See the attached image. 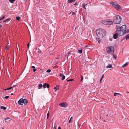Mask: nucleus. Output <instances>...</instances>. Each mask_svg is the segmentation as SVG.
<instances>
[{
	"instance_id": "obj_1",
	"label": "nucleus",
	"mask_w": 129,
	"mask_h": 129,
	"mask_svg": "<svg viewBox=\"0 0 129 129\" xmlns=\"http://www.w3.org/2000/svg\"><path fill=\"white\" fill-rule=\"evenodd\" d=\"M126 26L125 25H122L121 27H118L116 29L117 32L120 36H122L124 34L129 32V29L126 30Z\"/></svg>"
},
{
	"instance_id": "obj_2",
	"label": "nucleus",
	"mask_w": 129,
	"mask_h": 129,
	"mask_svg": "<svg viewBox=\"0 0 129 129\" xmlns=\"http://www.w3.org/2000/svg\"><path fill=\"white\" fill-rule=\"evenodd\" d=\"M96 32V35L99 38H102L106 35V31L104 30L101 28L97 29Z\"/></svg>"
},
{
	"instance_id": "obj_3",
	"label": "nucleus",
	"mask_w": 129,
	"mask_h": 129,
	"mask_svg": "<svg viewBox=\"0 0 129 129\" xmlns=\"http://www.w3.org/2000/svg\"><path fill=\"white\" fill-rule=\"evenodd\" d=\"M121 17L119 15L114 16L113 18V22L115 24H119L121 21Z\"/></svg>"
},
{
	"instance_id": "obj_4",
	"label": "nucleus",
	"mask_w": 129,
	"mask_h": 129,
	"mask_svg": "<svg viewBox=\"0 0 129 129\" xmlns=\"http://www.w3.org/2000/svg\"><path fill=\"white\" fill-rule=\"evenodd\" d=\"M110 4L113 7L115 8L118 11H120L121 10L122 8L117 3L112 2L110 3Z\"/></svg>"
},
{
	"instance_id": "obj_5",
	"label": "nucleus",
	"mask_w": 129,
	"mask_h": 129,
	"mask_svg": "<svg viewBox=\"0 0 129 129\" xmlns=\"http://www.w3.org/2000/svg\"><path fill=\"white\" fill-rule=\"evenodd\" d=\"M106 50L108 53L112 54L114 53V49L113 46H109L107 48Z\"/></svg>"
},
{
	"instance_id": "obj_6",
	"label": "nucleus",
	"mask_w": 129,
	"mask_h": 129,
	"mask_svg": "<svg viewBox=\"0 0 129 129\" xmlns=\"http://www.w3.org/2000/svg\"><path fill=\"white\" fill-rule=\"evenodd\" d=\"M42 87L44 88H45L46 87L47 88H49L50 87V85L48 83H44L43 85L41 84H40L38 86V89L41 88Z\"/></svg>"
},
{
	"instance_id": "obj_7",
	"label": "nucleus",
	"mask_w": 129,
	"mask_h": 129,
	"mask_svg": "<svg viewBox=\"0 0 129 129\" xmlns=\"http://www.w3.org/2000/svg\"><path fill=\"white\" fill-rule=\"evenodd\" d=\"M23 101H24V99L21 98L18 101V103L19 105H22L23 104Z\"/></svg>"
},
{
	"instance_id": "obj_8",
	"label": "nucleus",
	"mask_w": 129,
	"mask_h": 129,
	"mask_svg": "<svg viewBox=\"0 0 129 129\" xmlns=\"http://www.w3.org/2000/svg\"><path fill=\"white\" fill-rule=\"evenodd\" d=\"M67 104L66 102H63L59 104L60 106L63 107H67Z\"/></svg>"
},
{
	"instance_id": "obj_9",
	"label": "nucleus",
	"mask_w": 129,
	"mask_h": 129,
	"mask_svg": "<svg viewBox=\"0 0 129 129\" xmlns=\"http://www.w3.org/2000/svg\"><path fill=\"white\" fill-rule=\"evenodd\" d=\"M59 76L60 77H62V78L61 79L62 80H63L65 79V76L63 74L60 73L59 74Z\"/></svg>"
},
{
	"instance_id": "obj_10",
	"label": "nucleus",
	"mask_w": 129,
	"mask_h": 129,
	"mask_svg": "<svg viewBox=\"0 0 129 129\" xmlns=\"http://www.w3.org/2000/svg\"><path fill=\"white\" fill-rule=\"evenodd\" d=\"M101 22L104 25H106L108 24V21L103 20L101 21Z\"/></svg>"
},
{
	"instance_id": "obj_11",
	"label": "nucleus",
	"mask_w": 129,
	"mask_h": 129,
	"mask_svg": "<svg viewBox=\"0 0 129 129\" xmlns=\"http://www.w3.org/2000/svg\"><path fill=\"white\" fill-rule=\"evenodd\" d=\"M118 34H119L118 33H116L115 34L113 35V37L114 39H116L118 38Z\"/></svg>"
},
{
	"instance_id": "obj_12",
	"label": "nucleus",
	"mask_w": 129,
	"mask_h": 129,
	"mask_svg": "<svg viewBox=\"0 0 129 129\" xmlns=\"http://www.w3.org/2000/svg\"><path fill=\"white\" fill-rule=\"evenodd\" d=\"M59 86L58 85L56 86V87L54 88V89L55 90V91H56L57 90H58L59 89Z\"/></svg>"
},
{
	"instance_id": "obj_13",
	"label": "nucleus",
	"mask_w": 129,
	"mask_h": 129,
	"mask_svg": "<svg viewBox=\"0 0 129 129\" xmlns=\"http://www.w3.org/2000/svg\"><path fill=\"white\" fill-rule=\"evenodd\" d=\"M23 101V103H24L25 105H27L28 103V101L26 99H24V101Z\"/></svg>"
},
{
	"instance_id": "obj_14",
	"label": "nucleus",
	"mask_w": 129,
	"mask_h": 129,
	"mask_svg": "<svg viewBox=\"0 0 129 129\" xmlns=\"http://www.w3.org/2000/svg\"><path fill=\"white\" fill-rule=\"evenodd\" d=\"M125 39L126 40L129 39V34L123 37V39Z\"/></svg>"
},
{
	"instance_id": "obj_15",
	"label": "nucleus",
	"mask_w": 129,
	"mask_h": 129,
	"mask_svg": "<svg viewBox=\"0 0 129 129\" xmlns=\"http://www.w3.org/2000/svg\"><path fill=\"white\" fill-rule=\"evenodd\" d=\"M113 22L111 21H108V24L109 25H112L113 24Z\"/></svg>"
},
{
	"instance_id": "obj_16",
	"label": "nucleus",
	"mask_w": 129,
	"mask_h": 129,
	"mask_svg": "<svg viewBox=\"0 0 129 129\" xmlns=\"http://www.w3.org/2000/svg\"><path fill=\"white\" fill-rule=\"evenodd\" d=\"M31 68H33V71L34 72H35L36 71V69H35V67L34 66H31Z\"/></svg>"
},
{
	"instance_id": "obj_17",
	"label": "nucleus",
	"mask_w": 129,
	"mask_h": 129,
	"mask_svg": "<svg viewBox=\"0 0 129 129\" xmlns=\"http://www.w3.org/2000/svg\"><path fill=\"white\" fill-rule=\"evenodd\" d=\"M107 68H112V65L111 64H109L106 67Z\"/></svg>"
},
{
	"instance_id": "obj_18",
	"label": "nucleus",
	"mask_w": 129,
	"mask_h": 129,
	"mask_svg": "<svg viewBox=\"0 0 129 129\" xmlns=\"http://www.w3.org/2000/svg\"><path fill=\"white\" fill-rule=\"evenodd\" d=\"M113 55V58L115 59H116V58H117V55L115 54H112Z\"/></svg>"
},
{
	"instance_id": "obj_19",
	"label": "nucleus",
	"mask_w": 129,
	"mask_h": 129,
	"mask_svg": "<svg viewBox=\"0 0 129 129\" xmlns=\"http://www.w3.org/2000/svg\"><path fill=\"white\" fill-rule=\"evenodd\" d=\"M2 109L5 110L6 109V108L5 107L3 106H1L0 107Z\"/></svg>"
},
{
	"instance_id": "obj_20",
	"label": "nucleus",
	"mask_w": 129,
	"mask_h": 129,
	"mask_svg": "<svg viewBox=\"0 0 129 129\" xmlns=\"http://www.w3.org/2000/svg\"><path fill=\"white\" fill-rule=\"evenodd\" d=\"M128 64V62H126L125 64L123 65L122 66L123 67H124L126 66H127Z\"/></svg>"
},
{
	"instance_id": "obj_21",
	"label": "nucleus",
	"mask_w": 129,
	"mask_h": 129,
	"mask_svg": "<svg viewBox=\"0 0 129 129\" xmlns=\"http://www.w3.org/2000/svg\"><path fill=\"white\" fill-rule=\"evenodd\" d=\"M87 5V4H86V5ZM86 5V4H85V3L83 4L82 5V6L83 7V8L85 9H86L85 7V6Z\"/></svg>"
},
{
	"instance_id": "obj_22",
	"label": "nucleus",
	"mask_w": 129,
	"mask_h": 129,
	"mask_svg": "<svg viewBox=\"0 0 129 129\" xmlns=\"http://www.w3.org/2000/svg\"><path fill=\"white\" fill-rule=\"evenodd\" d=\"M76 0H68V2L72 3L75 2Z\"/></svg>"
},
{
	"instance_id": "obj_23",
	"label": "nucleus",
	"mask_w": 129,
	"mask_h": 129,
	"mask_svg": "<svg viewBox=\"0 0 129 129\" xmlns=\"http://www.w3.org/2000/svg\"><path fill=\"white\" fill-rule=\"evenodd\" d=\"M5 16L4 15H3L2 17H0V21L3 19L5 17Z\"/></svg>"
},
{
	"instance_id": "obj_24",
	"label": "nucleus",
	"mask_w": 129,
	"mask_h": 129,
	"mask_svg": "<svg viewBox=\"0 0 129 129\" xmlns=\"http://www.w3.org/2000/svg\"><path fill=\"white\" fill-rule=\"evenodd\" d=\"M12 87H11L10 88H7V89H5V90H10V89H12Z\"/></svg>"
},
{
	"instance_id": "obj_25",
	"label": "nucleus",
	"mask_w": 129,
	"mask_h": 129,
	"mask_svg": "<svg viewBox=\"0 0 129 129\" xmlns=\"http://www.w3.org/2000/svg\"><path fill=\"white\" fill-rule=\"evenodd\" d=\"M96 40L98 41V42L99 43L100 42V39L99 38H96Z\"/></svg>"
},
{
	"instance_id": "obj_26",
	"label": "nucleus",
	"mask_w": 129,
	"mask_h": 129,
	"mask_svg": "<svg viewBox=\"0 0 129 129\" xmlns=\"http://www.w3.org/2000/svg\"><path fill=\"white\" fill-rule=\"evenodd\" d=\"M118 94L120 95V94L119 93H115L114 94V95L115 96H116Z\"/></svg>"
},
{
	"instance_id": "obj_27",
	"label": "nucleus",
	"mask_w": 129,
	"mask_h": 129,
	"mask_svg": "<svg viewBox=\"0 0 129 129\" xmlns=\"http://www.w3.org/2000/svg\"><path fill=\"white\" fill-rule=\"evenodd\" d=\"M73 80H74V79H69V80H66V81H67V82H69V81H73Z\"/></svg>"
},
{
	"instance_id": "obj_28",
	"label": "nucleus",
	"mask_w": 129,
	"mask_h": 129,
	"mask_svg": "<svg viewBox=\"0 0 129 129\" xmlns=\"http://www.w3.org/2000/svg\"><path fill=\"white\" fill-rule=\"evenodd\" d=\"M78 52L79 53L81 54V53H82V50H78Z\"/></svg>"
},
{
	"instance_id": "obj_29",
	"label": "nucleus",
	"mask_w": 129,
	"mask_h": 129,
	"mask_svg": "<svg viewBox=\"0 0 129 129\" xmlns=\"http://www.w3.org/2000/svg\"><path fill=\"white\" fill-rule=\"evenodd\" d=\"M9 2L12 3H13V2L15 1V0H9Z\"/></svg>"
},
{
	"instance_id": "obj_30",
	"label": "nucleus",
	"mask_w": 129,
	"mask_h": 129,
	"mask_svg": "<svg viewBox=\"0 0 129 129\" xmlns=\"http://www.w3.org/2000/svg\"><path fill=\"white\" fill-rule=\"evenodd\" d=\"M16 20H17L19 21L20 20V18L19 16H17L16 17Z\"/></svg>"
},
{
	"instance_id": "obj_31",
	"label": "nucleus",
	"mask_w": 129,
	"mask_h": 129,
	"mask_svg": "<svg viewBox=\"0 0 129 129\" xmlns=\"http://www.w3.org/2000/svg\"><path fill=\"white\" fill-rule=\"evenodd\" d=\"M49 115V112H48L47 114V119H48Z\"/></svg>"
},
{
	"instance_id": "obj_32",
	"label": "nucleus",
	"mask_w": 129,
	"mask_h": 129,
	"mask_svg": "<svg viewBox=\"0 0 129 129\" xmlns=\"http://www.w3.org/2000/svg\"><path fill=\"white\" fill-rule=\"evenodd\" d=\"M80 76L81 78V79L80 81H82V80L83 79V76H82V75H80Z\"/></svg>"
},
{
	"instance_id": "obj_33",
	"label": "nucleus",
	"mask_w": 129,
	"mask_h": 129,
	"mask_svg": "<svg viewBox=\"0 0 129 129\" xmlns=\"http://www.w3.org/2000/svg\"><path fill=\"white\" fill-rule=\"evenodd\" d=\"M9 48L8 46H6L5 48V50H8L9 49Z\"/></svg>"
},
{
	"instance_id": "obj_34",
	"label": "nucleus",
	"mask_w": 129,
	"mask_h": 129,
	"mask_svg": "<svg viewBox=\"0 0 129 129\" xmlns=\"http://www.w3.org/2000/svg\"><path fill=\"white\" fill-rule=\"evenodd\" d=\"M71 51H70V52L68 53L67 54V58L69 56V55L70 54H71Z\"/></svg>"
},
{
	"instance_id": "obj_35",
	"label": "nucleus",
	"mask_w": 129,
	"mask_h": 129,
	"mask_svg": "<svg viewBox=\"0 0 129 129\" xmlns=\"http://www.w3.org/2000/svg\"><path fill=\"white\" fill-rule=\"evenodd\" d=\"M11 20V18H9L7 19H6L5 20H6V21H9Z\"/></svg>"
},
{
	"instance_id": "obj_36",
	"label": "nucleus",
	"mask_w": 129,
	"mask_h": 129,
	"mask_svg": "<svg viewBox=\"0 0 129 129\" xmlns=\"http://www.w3.org/2000/svg\"><path fill=\"white\" fill-rule=\"evenodd\" d=\"M72 117H71L70 118V119H69V123H71V119H72Z\"/></svg>"
},
{
	"instance_id": "obj_37",
	"label": "nucleus",
	"mask_w": 129,
	"mask_h": 129,
	"mask_svg": "<svg viewBox=\"0 0 129 129\" xmlns=\"http://www.w3.org/2000/svg\"><path fill=\"white\" fill-rule=\"evenodd\" d=\"M51 71L49 69L47 70L46 72H47L50 73L51 72Z\"/></svg>"
},
{
	"instance_id": "obj_38",
	"label": "nucleus",
	"mask_w": 129,
	"mask_h": 129,
	"mask_svg": "<svg viewBox=\"0 0 129 129\" xmlns=\"http://www.w3.org/2000/svg\"><path fill=\"white\" fill-rule=\"evenodd\" d=\"M10 118H8V117H7V118H5L4 119V120H7L8 119H10Z\"/></svg>"
},
{
	"instance_id": "obj_39",
	"label": "nucleus",
	"mask_w": 129,
	"mask_h": 129,
	"mask_svg": "<svg viewBox=\"0 0 129 129\" xmlns=\"http://www.w3.org/2000/svg\"><path fill=\"white\" fill-rule=\"evenodd\" d=\"M9 96H5V98L6 99H8V98H9Z\"/></svg>"
},
{
	"instance_id": "obj_40",
	"label": "nucleus",
	"mask_w": 129,
	"mask_h": 129,
	"mask_svg": "<svg viewBox=\"0 0 129 129\" xmlns=\"http://www.w3.org/2000/svg\"><path fill=\"white\" fill-rule=\"evenodd\" d=\"M71 13H72V15H73V14H75V13H74V12H70V14Z\"/></svg>"
},
{
	"instance_id": "obj_41",
	"label": "nucleus",
	"mask_w": 129,
	"mask_h": 129,
	"mask_svg": "<svg viewBox=\"0 0 129 129\" xmlns=\"http://www.w3.org/2000/svg\"><path fill=\"white\" fill-rule=\"evenodd\" d=\"M29 45H30V44L29 43H28L27 44V48H29Z\"/></svg>"
},
{
	"instance_id": "obj_42",
	"label": "nucleus",
	"mask_w": 129,
	"mask_h": 129,
	"mask_svg": "<svg viewBox=\"0 0 129 129\" xmlns=\"http://www.w3.org/2000/svg\"><path fill=\"white\" fill-rule=\"evenodd\" d=\"M38 52H39L40 53H41V50L39 48L38 49Z\"/></svg>"
},
{
	"instance_id": "obj_43",
	"label": "nucleus",
	"mask_w": 129,
	"mask_h": 129,
	"mask_svg": "<svg viewBox=\"0 0 129 129\" xmlns=\"http://www.w3.org/2000/svg\"><path fill=\"white\" fill-rule=\"evenodd\" d=\"M102 79H101V78L100 79V83H101L102 82Z\"/></svg>"
},
{
	"instance_id": "obj_44",
	"label": "nucleus",
	"mask_w": 129,
	"mask_h": 129,
	"mask_svg": "<svg viewBox=\"0 0 129 129\" xmlns=\"http://www.w3.org/2000/svg\"><path fill=\"white\" fill-rule=\"evenodd\" d=\"M103 75H102V77H101V79H102L103 78V77H104V75H103Z\"/></svg>"
},
{
	"instance_id": "obj_45",
	"label": "nucleus",
	"mask_w": 129,
	"mask_h": 129,
	"mask_svg": "<svg viewBox=\"0 0 129 129\" xmlns=\"http://www.w3.org/2000/svg\"><path fill=\"white\" fill-rule=\"evenodd\" d=\"M58 129H61V127L60 126H59L58 127Z\"/></svg>"
},
{
	"instance_id": "obj_46",
	"label": "nucleus",
	"mask_w": 129,
	"mask_h": 129,
	"mask_svg": "<svg viewBox=\"0 0 129 129\" xmlns=\"http://www.w3.org/2000/svg\"><path fill=\"white\" fill-rule=\"evenodd\" d=\"M74 5H77V3H75V4H74Z\"/></svg>"
},
{
	"instance_id": "obj_47",
	"label": "nucleus",
	"mask_w": 129,
	"mask_h": 129,
	"mask_svg": "<svg viewBox=\"0 0 129 129\" xmlns=\"http://www.w3.org/2000/svg\"><path fill=\"white\" fill-rule=\"evenodd\" d=\"M16 86H16V85H13V87H16Z\"/></svg>"
},
{
	"instance_id": "obj_48",
	"label": "nucleus",
	"mask_w": 129,
	"mask_h": 129,
	"mask_svg": "<svg viewBox=\"0 0 129 129\" xmlns=\"http://www.w3.org/2000/svg\"><path fill=\"white\" fill-rule=\"evenodd\" d=\"M123 39H123H123H122L121 40H120L121 41H122L123 40Z\"/></svg>"
},
{
	"instance_id": "obj_49",
	"label": "nucleus",
	"mask_w": 129,
	"mask_h": 129,
	"mask_svg": "<svg viewBox=\"0 0 129 129\" xmlns=\"http://www.w3.org/2000/svg\"><path fill=\"white\" fill-rule=\"evenodd\" d=\"M6 22V20H5L4 21H3V22Z\"/></svg>"
},
{
	"instance_id": "obj_50",
	"label": "nucleus",
	"mask_w": 129,
	"mask_h": 129,
	"mask_svg": "<svg viewBox=\"0 0 129 129\" xmlns=\"http://www.w3.org/2000/svg\"><path fill=\"white\" fill-rule=\"evenodd\" d=\"M54 129H56L55 126H54Z\"/></svg>"
},
{
	"instance_id": "obj_51",
	"label": "nucleus",
	"mask_w": 129,
	"mask_h": 129,
	"mask_svg": "<svg viewBox=\"0 0 129 129\" xmlns=\"http://www.w3.org/2000/svg\"><path fill=\"white\" fill-rule=\"evenodd\" d=\"M2 27V26L1 25H0V28L1 27Z\"/></svg>"
},
{
	"instance_id": "obj_52",
	"label": "nucleus",
	"mask_w": 129,
	"mask_h": 129,
	"mask_svg": "<svg viewBox=\"0 0 129 129\" xmlns=\"http://www.w3.org/2000/svg\"><path fill=\"white\" fill-rule=\"evenodd\" d=\"M11 95H13V93H12L11 94Z\"/></svg>"
},
{
	"instance_id": "obj_53",
	"label": "nucleus",
	"mask_w": 129,
	"mask_h": 129,
	"mask_svg": "<svg viewBox=\"0 0 129 129\" xmlns=\"http://www.w3.org/2000/svg\"><path fill=\"white\" fill-rule=\"evenodd\" d=\"M2 129H4V128L3 127Z\"/></svg>"
},
{
	"instance_id": "obj_54",
	"label": "nucleus",
	"mask_w": 129,
	"mask_h": 129,
	"mask_svg": "<svg viewBox=\"0 0 129 129\" xmlns=\"http://www.w3.org/2000/svg\"><path fill=\"white\" fill-rule=\"evenodd\" d=\"M127 93H129V92H127Z\"/></svg>"
},
{
	"instance_id": "obj_55",
	"label": "nucleus",
	"mask_w": 129,
	"mask_h": 129,
	"mask_svg": "<svg viewBox=\"0 0 129 129\" xmlns=\"http://www.w3.org/2000/svg\"><path fill=\"white\" fill-rule=\"evenodd\" d=\"M108 116V115H106V116Z\"/></svg>"
},
{
	"instance_id": "obj_56",
	"label": "nucleus",
	"mask_w": 129,
	"mask_h": 129,
	"mask_svg": "<svg viewBox=\"0 0 129 129\" xmlns=\"http://www.w3.org/2000/svg\"><path fill=\"white\" fill-rule=\"evenodd\" d=\"M7 122V121H6V122Z\"/></svg>"
}]
</instances>
